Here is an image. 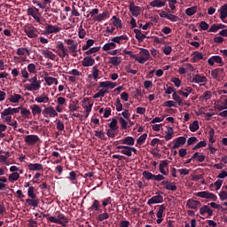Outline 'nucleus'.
Masks as SVG:
<instances>
[{"label":"nucleus","mask_w":227,"mask_h":227,"mask_svg":"<svg viewBox=\"0 0 227 227\" xmlns=\"http://www.w3.org/2000/svg\"><path fill=\"white\" fill-rule=\"evenodd\" d=\"M188 207L192 208V209H197L199 205H200V200H194L193 199H192V200H188Z\"/></svg>","instance_id":"obj_36"},{"label":"nucleus","mask_w":227,"mask_h":227,"mask_svg":"<svg viewBox=\"0 0 227 227\" xmlns=\"http://www.w3.org/2000/svg\"><path fill=\"white\" fill-rule=\"evenodd\" d=\"M26 203L29 206V207H37L39 205V200L38 199H27Z\"/></svg>","instance_id":"obj_35"},{"label":"nucleus","mask_w":227,"mask_h":227,"mask_svg":"<svg viewBox=\"0 0 227 227\" xmlns=\"http://www.w3.org/2000/svg\"><path fill=\"white\" fill-rule=\"evenodd\" d=\"M20 98H21V96L20 95V94H14V95H12L10 98H9V100H10V102L11 103H13V104H17V103H19V101L20 100Z\"/></svg>","instance_id":"obj_53"},{"label":"nucleus","mask_w":227,"mask_h":227,"mask_svg":"<svg viewBox=\"0 0 227 227\" xmlns=\"http://www.w3.org/2000/svg\"><path fill=\"white\" fill-rule=\"evenodd\" d=\"M215 63L216 64H223V59L221 56L215 55V56H212L207 59V64L210 67H213L215 65Z\"/></svg>","instance_id":"obj_16"},{"label":"nucleus","mask_w":227,"mask_h":227,"mask_svg":"<svg viewBox=\"0 0 227 227\" xmlns=\"http://www.w3.org/2000/svg\"><path fill=\"white\" fill-rule=\"evenodd\" d=\"M129 40L127 35H122L120 36H115L111 39L112 42L118 43V44H124ZM125 41V42H124Z\"/></svg>","instance_id":"obj_15"},{"label":"nucleus","mask_w":227,"mask_h":227,"mask_svg":"<svg viewBox=\"0 0 227 227\" xmlns=\"http://www.w3.org/2000/svg\"><path fill=\"white\" fill-rule=\"evenodd\" d=\"M20 178V174L18 172H12L9 176V180L12 181V183L17 181Z\"/></svg>","instance_id":"obj_59"},{"label":"nucleus","mask_w":227,"mask_h":227,"mask_svg":"<svg viewBox=\"0 0 227 227\" xmlns=\"http://www.w3.org/2000/svg\"><path fill=\"white\" fill-rule=\"evenodd\" d=\"M219 19L225 24H227V20L225 19L227 18V4H224L221 6L219 9Z\"/></svg>","instance_id":"obj_13"},{"label":"nucleus","mask_w":227,"mask_h":227,"mask_svg":"<svg viewBox=\"0 0 227 227\" xmlns=\"http://www.w3.org/2000/svg\"><path fill=\"white\" fill-rule=\"evenodd\" d=\"M166 210V206L161 204V206H158V213H156V217L162 218L164 216V211Z\"/></svg>","instance_id":"obj_41"},{"label":"nucleus","mask_w":227,"mask_h":227,"mask_svg":"<svg viewBox=\"0 0 227 227\" xmlns=\"http://www.w3.org/2000/svg\"><path fill=\"white\" fill-rule=\"evenodd\" d=\"M102 74V71L99 70L98 68V65H95L93 67H92V76H93V79L98 82V80L99 79V76Z\"/></svg>","instance_id":"obj_28"},{"label":"nucleus","mask_w":227,"mask_h":227,"mask_svg":"<svg viewBox=\"0 0 227 227\" xmlns=\"http://www.w3.org/2000/svg\"><path fill=\"white\" fill-rule=\"evenodd\" d=\"M160 173L163 176L168 175V162L166 160L160 162Z\"/></svg>","instance_id":"obj_14"},{"label":"nucleus","mask_w":227,"mask_h":227,"mask_svg":"<svg viewBox=\"0 0 227 227\" xmlns=\"http://www.w3.org/2000/svg\"><path fill=\"white\" fill-rule=\"evenodd\" d=\"M139 56H137L136 61H137L139 64L144 65L150 59V52L147 49L141 48V51L139 52Z\"/></svg>","instance_id":"obj_3"},{"label":"nucleus","mask_w":227,"mask_h":227,"mask_svg":"<svg viewBox=\"0 0 227 227\" xmlns=\"http://www.w3.org/2000/svg\"><path fill=\"white\" fill-rule=\"evenodd\" d=\"M27 16L32 17L35 21L38 20L40 18H42L41 13L39 12V9L35 6H31L27 10Z\"/></svg>","instance_id":"obj_5"},{"label":"nucleus","mask_w":227,"mask_h":227,"mask_svg":"<svg viewBox=\"0 0 227 227\" xmlns=\"http://www.w3.org/2000/svg\"><path fill=\"white\" fill-rule=\"evenodd\" d=\"M121 63V57L114 56V57H110L109 58V64H111L114 67L120 66Z\"/></svg>","instance_id":"obj_30"},{"label":"nucleus","mask_w":227,"mask_h":227,"mask_svg":"<svg viewBox=\"0 0 227 227\" xmlns=\"http://www.w3.org/2000/svg\"><path fill=\"white\" fill-rule=\"evenodd\" d=\"M31 109H32V114L34 116L40 115L42 114V108L38 105H35V104L33 105Z\"/></svg>","instance_id":"obj_44"},{"label":"nucleus","mask_w":227,"mask_h":227,"mask_svg":"<svg viewBox=\"0 0 227 227\" xmlns=\"http://www.w3.org/2000/svg\"><path fill=\"white\" fill-rule=\"evenodd\" d=\"M28 169L30 171H43V165L42 163H29Z\"/></svg>","instance_id":"obj_25"},{"label":"nucleus","mask_w":227,"mask_h":227,"mask_svg":"<svg viewBox=\"0 0 227 227\" xmlns=\"http://www.w3.org/2000/svg\"><path fill=\"white\" fill-rule=\"evenodd\" d=\"M134 33L136 34V39L138 40L139 43H143L144 40L149 38L146 35L143 34L140 29L135 28Z\"/></svg>","instance_id":"obj_23"},{"label":"nucleus","mask_w":227,"mask_h":227,"mask_svg":"<svg viewBox=\"0 0 227 227\" xmlns=\"http://www.w3.org/2000/svg\"><path fill=\"white\" fill-rule=\"evenodd\" d=\"M200 215H205V214L207 215L208 217H211L213 215V209H210L209 206H202L200 209Z\"/></svg>","instance_id":"obj_27"},{"label":"nucleus","mask_w":227,"mask_h":227,"mask_svg":"<svg viewBox=\"0 0 227 227\" xmlns=\"http://www.w3.org/2000/svg\"><path fill=\"white\" fill-rule=\"evenodd\" d=\"M54 51L60 59H64L66 57H68L69 50L65 46L63 42H59Z\"/></svg>","instance_id":"obj_1"},{"label":"nucleus","mask_w":227,"mask_h":227,"mask_svg":"<svg viewBox=\"0 0 227 227\" xmlns=\"http://www.w3.org/2000/svg\"><path fill=\"white\" fill-rule=\"evenodd\" d=\"M34 4H36L40 9L42 10H49L50 7L48 6V4L50 5V4H51V0H43L42 3L37 2V1H33Z\"/></svg>","instance_id":"obj_22"},{"label":"nucleus","mask_w":227,"mask_h":227,"mask_svg":"<svg viewBox=\"0 0 227 227\" xmlns=\"http://www.w3.org/2000/svg\"><path fill=\"white\" fill-rule=\"evenodd\" d=\"M163 201H164V199L162 195H154V197H151V199L147 200V205L151 206L153 204L162 203Z\"/></svg>","instance_id":"obj_18"},{"label":"nucleus","mask_w":227,"mask_h":227,"mask_svg":"<svg viewBox=\"0 0 227 227\" xmlns=\"http://www.w3.org/2000/svg\"><path fill=\"white\" fill-rule=\"evenodd\" d=\"M199 129H200L199 121L197 120H195V121H193V122H192L190 124V131L197 132Z\"/></svg>","instance_id":"obj_46"},{"label":"nucleus","mask_w":227,"mask_h":227,"mask_svg":"<svg viewBox=\"0 0 227 227\" xmlns=\"http://www.w3.org/2000/svg\"><path fill=\"white\" fill-rule=\"evenodd\" d=\"M37 103H43V104H46L50 101V98L49 97L45 94V93H43L42 96L40 97H36L35 99Z\"/></svg>","instance_id":"obj_33"},{"label":"nucleus","mask_w":227,"mask_h":227,"mask_svg":"<svg viewBox=\"0 0 227 227\" xmlns=\"http://www.w3.org/2000/svg\"><path fill=\"white\" fill-rule=\"evenodd\" d=\"M43 114L44 117L50 116L51 118H54L59 115L58 112L51 106L45 107Z\"/></svg>","instance_id":"obj_9"},{"label":"nucleus","mask_w":227,"mask_h":227,"mask_svg":"<svg viewBox=\"0 0 227 227\" xmlns=\"http://www.w3.org/2000/svg\"><path fill=\"white\" fill-rule=\"evenodd\" d=\"M143 176L144 178H145L146 180H154L155 177V174H153L152 172L148 171V170H145L143 172Z\"/></svg>","instance_id":"obj_47"},{"label":"nucleus","mask_w":227,"mask_h":227,"mask_svg":"<svg viewBox=\"0 0 227 227\" xmlns=\"http://www.w3.org/2000/svg\"><path fill=\"white\" fill-rule=\"evenodd\" d=\"M100 51V47H92L85 51L84 55L90 56L98 53Z\"/></svg>","instance_id":"obj_49"},{"label":"nucleus","mask_w":227,"mask_h":227,"mask_svg":"<svg viewBox=\"0 0 227 227\" xmlns=\"http://www.w3.org/2000/svg\"><path fill=\"white\" fill-rule=\"evenodd\" d=\"M204 59V56L200 51H193V62L197 63L200 60H202Z\"/></svg>","instance_id":"obj_45"},{"label":"nucleus","mask_w":227,"mask_h":227,"mask_svg":"<svg viewBox=\"0 0 227 227\" xmlns=\"http://www.w3.org/2000/svg\"><path fill=\"white\" fill-rule=\"evenodd\" d=\"M119 145H127L129 146H133L135 145V137L129 136L114 142L115 146Z\"/></svg>","instance_id":"obj_6"},{"label":"nucleus","mask_w":227,"mask_h":227,"mask_svg":"<svg viewBox=\"0 0 227 227\" xmlns=\"http://www.w3.org/2000/svg\"><path fill=\"white\" fill-rule=\"evenodd\" d=\"M117 124H118L117 120L115 118H114L112 120V121L108 124L109 129H113V130H118L119 129V126Z\"/></svg>","instance_id":"obj_52"},{"label":"nucleus","mask_w":227,"mask_h":227,"mask_svg":"<svg viewBox=\"0 0 227 227\" xmlns=\"http://www.w3.org/2000/svg\"><path fill=\"white\" fill-rule=\"evenodd\" d=\"M186 143V137H179L176 139H174V145H172V149H178L179 147L184 145Z\"/></svg>","instance_id":"obj_12"},{"label":"nucleus","mask_w":227,"mask_h":227,"mask_svg":"<svg viewBox=\"0 0 227 227\" xmlns=\"http://www.w3.org/2000/svg\"><path fill=\"white\" fill-rule=\"evenodd\" d=\"M165 189L168 191L176 192L177 190V185L175 182H172L171 180L168 181V184L165 185Z\"/></svg>","instance_id":"obj_40"},{"label":"nucleus","mask_w":227,"mask_h":227,"mask_svg":"<svg viewBox=\"0 0 227 227\" xmlns=\"http://www.w3.org/2000/svg\"><path fill=\"white\" fill-rule=\"evenodd\" d=\"M26 54L27 56L30 55L29 50L27 48H25V47L18 48L17 50L18 56H25Z\"/></svg>","instance_id":"obj_39"},{"label":"nucleus","mask_w":227,"mask_h":227,"mask_svg":"<svg viewBox=\"0 0 227 227\" xmlns=\"http://www.w3.org/2000/svg\"><path fill=\"white\" fill-rule=\"evenodd\" d=\"M116 47H117L116 43L113 41V42H111V43H106V44L104 45V47H103V50H104L105 51H111V50L115 49Z\"/></svg>","instance_id":"obj_37"},{"label":"nucleus","mask_w":227,"mask_h":227,"mask_svg":"<svg viewBox=\"0 0 227 227\" xmlns=\"http://www.w3.org/2000/svg\"><path fill=\"white\" fill-rule=\"evenodd\" d=\"M114 105L116 106L117 112H121L122 111L123 106H122V104L121 102V99L119 98L116 99V102H115Z\"/></svg>","instance_id":"obj_62"},{"label":"nucleus","mask_w":227,"mask_h":227,"mask_svg":"<svg viewBox=\"0 0 227 227\" xmlns=\"http://www.w3.org/2000/svg\"><path fill=\"white\" fill-rule=\"evenodd\" d=\"M112 20H114L113 21V24L114 26L116 27V28H121L122 27V22H121V20L119 19L117 16H113Z\"/></svg>","instance_id":"obj_38"},{"label":"nucleus","mask_w":227,"mask_h":227,"mask_svg":"<svg viewBox=\"0 0 227 227\" xmlns=\"http://www.w3.org/2000/svg\"><path fill=\"white\" fill-rule=\"evenodd\" d=\"M129 11L134 17H138L141 13V8L132 2L129 5Z\"/></svg>","instance_id":"obj_19"},{"label":"nucleus","mask_w":227,"mask_h":227,"mask_svg":"<svg viewBox=\"0 0 227 227\" xmlns=\"http://www.w3.org/2000/svg\"><path fill=\"white\" fill-rule=\"evenodd\" d=\"M61 31V28L57 25L47 24L45 29L42 32L43 35H56Z\"/></svg>","instance_id":"obj_4"},{"label":"nucleus","mask_w":227,"mask_h":227,"mask_svg":"<svg viewBox=\"0 0 227 227\" xmlns=\"http://www.w3.org/2000/svg\"><path fill=\"white\" fill-rule=\"evenodd\" d=\"M24 141L28 145H35L36 143L40 142L41 139L37 135H27L24 138Z\"/></svg>","instance_id":"obj_7"},{"label":"nucleus","mask_w":227,"mask_h":227,"mask_svg":"<svg viewBox=\"0 0 227 227\" xmlns=\"http://www.w3.org/2000/svg\"><path fill=\"white\" fill-rule=\"evenodd\" d=\"M41 88V81L33 82L30 84H27L26 89L28 91H37Z\"/></svg>","instance_id":"obj_17"},{"label":"nucleus","mask_w":227,"mask_h":227,"mask_svg":"<svg viewBox=\"0 0 227 227\" xmlns=\"http://www.w3.org/2000/svg\"><path fill=\"white\" fill-rule=\"evenodd\" d=\"M116 149L119 150L118 153H121V154H124L128 157L132 156V152H131V146L129 145H116Z\"/></svg>","instance_id":"obj_8"},{"label":"nucleus","mask_w":227,"mask_h":227,"mask_svg":"<svg viewBox=\"0 0 227 227\" xmlns=\"http://www.w3.org/2000/svg\"><path fill=\"white\" fill-rule=\"evenodd\" d=\"M119 121L121 123V129L126 130L128 128H129L128 121L125 120L123 117H120Z\"/></svg>","instance_id":"obj_51"},{"label":"nucleus","mask_w":227,"mask_h":227,"mask_svg":"<svg viewBox=\"0 0 227 227\" xmlns=\"http://www.w3.org/2000/svg\"><path fill=\"white\" fill-rule=\"evenodd\" d=\"M27 196H28L30 199H36V195H35V188H34V186H29L28 192H27Z\"/></svg>","instance_id":"obj_58"},{"label":"nucleus","mask_w":227,"mask_h":227,"mask_svg":"<svg viewBox=\"0 0 227 227\" xmlns=\"http://www.w3.org/2000/svg\"><path fill=\"white\" fill-rule=\"evenodd\" d=\"M94 43H95V41L93 39H89L86 42V44L82 46V51H85L90 50L94 45Z\"/></svg>","instance_id":"obj_48"},{"label":"nucleus","mask_w":227,"mask_h":227,"mask_svg":"<svg viewBox=\"0 0 227 227\" xmlns=\"http://www.w3.org/2000/svg\"><path fill=\"white\" fill-rule=\"evenodd\" d=\"M108 18H109V13L107 12H104L95 16L94 20L97 22H102L103 20Z\"/></svg>","instance_id":"obj_31"},{"label":"nucleus","mask_w":227,"mask_h":227,"mask_svg":"<svg viewBox=\"0 0 227 227\" xmlns=\"http://www.w3.org/2000/svg\"><path fill=\"white\" fill-rule=\"evenodd\" d=\"M149 5L153 8H162L164 7V3L160 0H153L151 3H149Z\"/></svg>","instance_id":"obj_34"},{"label":"nucleus","mask_w":227,"mask_h":227,"mask_svg":"<svg viewBox=\"0 0 227 227\" xmlns=\"http://www.w3.org/2000/svg\"><path fill=\"white\" fill-rule=\"evenodd\" d=\"M41 54L45 59H50L51 60H55L56 59V55L50 50H42Z\"/></svg>","instance_id":"obj_26"},{"label":"nucleus","mask_w":227,"mask_h":227,"mask_svg":"<svg viewBox=\"0 0 227 227\" xmlns=\"http://www.w3.org/2000/svg\"><path fill=\"white\" fill-rule=\"evenodd\" d=\"M172 98H174V101L177 102V105H179V106H183V100L176 91H174V93H172Z\"/></svg>","instance_id":"obj_50"},{"label":"nucleus","mask_w":227,"mask_h":227,"mask_svg":"<svg viewBox=\"0 0 227 227\" xmlns=\"http://www.w3.org/2000/svg\"><path fill=\"white\" fill-rule=\"evenodd\" d=\"M1 118L3 120L4 122H6L8 125L10 124V122L12 121V116L11 114H7V115H4L3 116V112H1Z\"/></svg>","instance_id":"obj_61"},{"label":"nucleus","mask_w":227,"mask_h":227,"mask_svg":"<svg viewBox=\"0 0 227 227\" xmlns=\"http://www.w3.org/2000/svg\"><path fill=\"white\" fill-rule=\"evenodd\" d=\"M68 179L72 182V184H75L77 183L76 179V173L75 171H71L70 172V176H68Z\"/></svg>","instance_id":"obj_60"},{"label":"nucleus","mask_w":227,"mask_h":227,"mask_svg":"<svg viewBox=\"0 0 227 227\" xmlns=\"http://www.w3.org/2000/svg\"><path fill=\"white\" fill-rule=\"evenodd\" d=\"M199 160V162H204L205 161V155L199 153V152H195V153H193V155H192V160Z\"/></svg>","instance_id":"obj_32"},{"label":"nucleus","mask_w":227,"mask_h":227,"mask_svg":"<svg viewBox=\"0 0 227 227\" xmlns=\"http://www.w3.org/2000/svg\"><path fill=\"white\" fill-rule=\"evenodd\" d=\"M95 65V59L91 56L84 57L82 60V67H90Z\"/></svg>","instance_id":"obj_20"},{"label":"nucleus","mask_w":227,"mask_h":227,"mask_svg":"<svg viewBox=\"0 0 227 227\" xmlns=\"http://www.w3.org/2000/svg\"><path fill=\"white\" fill-rule=\"evenodd\" d=\"M20 110L21 111V114L26 117L29 118L31 116V112L30 110L27 109L26 107H20Z\"/></svg>","instance_id":"obj_56"},{"label":"nucleus","mask_w":227,"mask_h":227,"mask_svg":"<svg viewBox=\"0 0 227 227\" xmlns=\"http://www.w3.org/2000/svg\"><path fill=\"white\" fill-rule=\"evenodd\" d=\"M197 11H198V6H192L186 9L185 13L188 17H192L197 12Z\"/></svg>","instance_id":"obj_43"},{"label":"nucleus","mask_w":227,"mask_h":227,"mask_svg":"<svg viewBox=\"0 0 227 227\" xmlns=\"http://www.w3.org/2000/svg\"><path fill=\"white\" fill-rule=\"evenodd\" d=\"M165 141H170L174 135L173 127L167 126V130H165Z\"/></svg>","instance_id":"obj_29"},{"label":"nucleus","mask_w":227,"mask_h":227,"mask_svg":"<svg viewBox=\"0 0 227 227\" xmlns=\"http://www.w3.org/2000/svg\"><path fill=\"white\" fill-rule=\"evenodd\" d=\"M57 217L58 218H55V216H49L48 221L66 227L68 223V219L65 216V215H62V213H59Z\"/></svg>","instance_id":"obj_2"},{"label":"nucleus","mask_w":227,"mask_h":227,"mask_svg":"<svg viewBox=\"0 0 227 227\" xmlns=\"http://www.w3.org/2000/svg\"><path fill=\"white\" fill-rule=\"evenodd\" d=\"M207 82V78L205 75H200L199 74L193 75V79H192V82L193 83H206Z\"/></svg>","instance_id":"obj_21"},{"label":"nucleus","mask_w":227,"mask_h":227,"mask_svg":"<svg viewBox=\"0 0 227 227\" xmlns=\"http://www.w3.org/2000/svg\"><path fill=\"white\" fill-rule=\"evenodd\" d=\"M20 111V107H8L4 109V111L2 112V116H6V115H13V114H19Z\"/></svg>","instance_id":"obj_11"},{"label":"nucleus","mask_w":227,"mask_h":227,"mask_svg":"<svg viewBox=\"0 0 227 227\" xmlns=\"http://www.w3.org/2000/svg\"><path fill=\"white\" fill-rule=\"evenodd\" d=\"M95 137H98L101 140H106V134L103 130H95Z\"/></svg>","instance_id":"obj_54"},{"label":"nucleus","mask_w":227,"mask_h":227,"mask_svg":"<svg viewBox=\"0 0 227 227\" xmlns=\"http://www.w3.org/2000/svg\"><path fill=\"white\" fill-rule=\"evenodd\" d=\"M208 136H209V138H208L209 143L210 144L215 143V139L214 138V137H215V129L211 128L209 129Z\"/></svg>","instance_id":"obj_55"},{"label":"nucleus","mask_w":227,"mask_h":227,"mask_svg":"<svg viewBox=\"0 0 227 227\" xmlns=\"http://www.w3.org/2000/svg\"><path fill=\"white\" fill-rule=\"evenodd\" d=\"M100 203L99 200H94L90 209H95L96 212L99 211Z\"/></svg>","instance_id":"obj_64"},{"label":"nucleus","mask_w":227,"mask_h":227,"mask_svg":"<svg viewBox=\"0 0 227 227\" xmlns=\"http://www.w3.org/2000/svg\"><path fill=\"white\" fill-rule=\"evenodd\" d=\"M108 218H109V215H108V213H106V211L105 213H102L101 215H99L98 216V220L99 222H103V221H105V220H106Z\"/></svg>","instance_id":"obj_63"},{"label":"nucleus","mask_w":227,"mask_h":227,"mask_svg":"<svg viewBox=\"0 0 227 227\" xmlns=\"http://www.w3.org/2000/svg\"><path fill=\"white\" fill-rule=\"evenodd\" d=\"M24 32L30 39L37 37V35L35 34L37 32V28L35 27L34 26L27 27V28H25Z\"/></svg>","instance_id":"obj_10"},{"label":"nucleus","mask_w":227,"mask_h":227,"mask_svg":"<svg viewBox=\"0 0 227 227\" xmlns=\"http://www.w3.org/2000/svg\"><path fill=\"white\" fill-rule=\"evenodd\" d=\"M35 22L36 23L35 24V27H39L41 31H42V29L45 30V27H47V26H48L47 20L44 18H43V17H41L40 19L36 20Z\"/></svg>","instance_id":"obj_24"},{"label":"nucleus","mask_w":227,"mask_h":227,"mask_svg":"<svg viewBox=\"0 0 227 227\" xmlns=\"http://www.w3.org/2000/svg\"><path fill=\"white\" fill-rule=\"evenodd\" d=\"M223 68H215L211 70V76L213 79L217 80L219 74L223 73Z\"/></svg>","instance_id":"obj_42"},{"label":"nucleus","mask_w":227,"mask_h":227,"mask_svg":"<svg viewBox=\"0 0 227 227\" xmlns=\"http://www.w3.org/2000/svg\"><path fill=\"white\" fill-rule=\"evenodd\" d=\"M146 138H147L146 133H144L143 135H141L137 140V145H142L145 142Z\"/></svg>","instance_id":"obj_57"}]
</instances>
